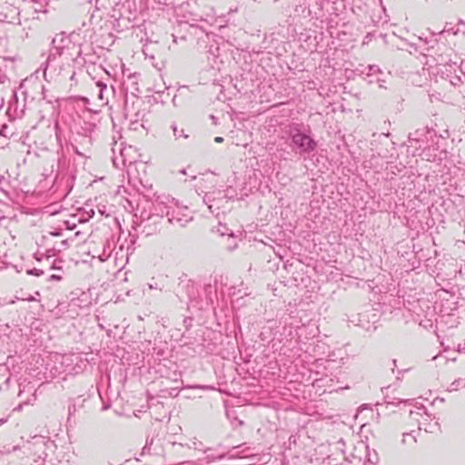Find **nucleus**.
Returning <instances> with one entry per match:
<instances>
[{
	"instance_id": "obj_31",
	"label": "nucleus",
	"mask_w": 465,
	"mask_h": 465,
	"mask_svg": "<svg viewBox=\"0 0 465 465\" xmlns=\"http://www.w3.org/2000/svg\"><path fill=\"white\" fill-rule=\"evenodd\" d=\"M149 450H150V449H149V443H148V441H147V442H146V445H145V446L143 447V452H145L146 450H148V451H149Z\"/></svg>"
},
{
	"instance_id": "obj_27",
	"label": "nucleus",
	"mask_w": 465,
	"mask_h": 465,
	"mask_svg": "<svg viewBox=\"0 0 465 465\" xmlns=\"http://www.w3.org/2000/svg\"><path fill=\"white\" fill-rule=\"evenodd\" d=\"M412 84L418 85V86H422L423 85V83H421L420 81L419 80H416L414 77L412 79Z\"/></svg>"
},
{
	"instance_id": "obj_8",
	"label": "nucleus",
	"mask_w": 465,
	"mask_h": 465,
	"mask_svg": "<svg viewBox=\"0 0 465 465\" xmlns=\"http://www.w3.org/2000/svg\"><path fill=\"white\" fill-rule=\"evenodd\" d=\"M22 95L23 98L20 99L18 96V91L14 90L6 110V114L10 120L22 118L25 114L26 94L25 92H22Z\"/></svg>"
},
{
	"instance_id": "obj_11",
	"label": "nucleus",
	"mask_w": 465,
	"mask_h": 465,
	"mask_svg": "<svg viewBox=\"0 0 465 465\" xmlns=\"http://www.w3.org/2000/svg\"><path fill=\"white\" fill-rule=\"evenodd\" d=\"M33 440V443H27V449L28 450H35L34 454H37V459H35V461L36 463H39L40 461H44L46 456V453L45 451V438L42 436H35Z\"/></svg>"
},
{
	"instance_id": "obj_24",
	"label": "nucleus",
	"mask_w": 465,
	"mask_h": 465,
	"mask_svg": "<svg viewBox=\"0 0 465 465\" xmlns=\"http://www.w3.org/2000/svg\"><path fill=\"white\" fill-rule=\"evenodd\" d=\"M0 134L6 137L12 135L13 133L8 132V127L6 125H3L0 130Z\"/></svg>"
},
{
	"instance_id": "obj_12",
	"label": "nucleus",
	"mask_w": 465,
	"mask_h": 465,
	"mask_svg": "<svg viewBox=\"0 0 465 465\" xmlns=\"http://www.w3.org/2000/svg\"><path fill=\"white\" fill-rule=\"evenodd\" d=\"M141 105V102H134L132 104H125L124 106V115L126 118H129L132 123H137L140 118L143 116V114L136 109H138Z\"/></svg>"
},
{
	"instance_id": "obj_25",
	"label": "nucleus",
	"mask_w": 465,
	"mask_h": 465,
	"mask_svg": "<svg viewBox=\"0 0 465 465\" xmlns=\"http://www.w3.org/2000/svg\"><path fill=\"white\" fill-rule=\"evenodd\" d=\"M18 449H19V447H18V446H14V447L12 448V450H11V449H7V448H5V447H4V449L0 450V453H1V454H9V453H11L12 451H15V450H18Z\"/></svg>"
},
{
	"instance_id": "obj_33",
	"label": "nucleus",
	"mask_w": 465,
	"mask_h": 465,
	"mask_svg": "<svg viewBox=\"0 0 465 465\" xmlns=\"http://www.w3.org/2000/svg\"><path fill=\"white\" fill-rule=\"evenodd\" d=\"M25 300L32 302V301H35V298L33 296H29L28 298H25Z\"/></svg>"
},
{
	"instance_id": "obj_4",
	"label": "nucleus",
	"mask_w": 465,
	"mask_h": 465,
	"mask_svg": "<svg viewBox=\"0 0 465 465\" xmlns=\"http://www.w3.org/2000/svg\"><path fill=\"white\" fill-rule=\"evenodd\" d=\"M286 134L292 141L291 147L297 153H311L317 146L316 141L309 134L302 132L299 124L290 125Z\"/></svg>"
},
{
	"instance_id": "obj_19",
	"label": "nucleus",
	"mask_w": 465,
	"mask_h": 465,
	"mask_svg": "<svg viewBox=\"0 0 465 465\" xmlns=\"http://www.w3.org/2000/svg\"><path fill=\"white\" fill-rule=\"evenodd\" d=\"M216 232L221 235V236H224V235H228V236H233V233L232 232L228 229L225 225L223 224H219L216 228Z\"/></svg>"
},
{
	"instance_id": "obj_40",
	"label": "nucleus",
	"mask_w": 465,
	"mask_h": 465,
	"mask_svg": "<svg viewBox=\"0 0 465 465\" xmlns=\"http://www.w3.org/2000/svg\"><path fill=\"white\" fill-rule=\"evenodd\" d=\"M94 214V212L92 211V215H89V218L92 217Z\"/></svg>"
},
{
	"instance_id": "obj_32",
	"label": "nucleus",
	"mask_w": 465,
	"mask_h": 465,
	"mask_svg": "<svg viewBox=\"0 0 465 465\" xmlns=\"http://www.w3.org/2000/svg\"><path fill=\"white\" fill-rule=\"evenodd\" d=\"M6 421H7V418L0 419V426L3 425L4 423H5Z\"/></svg>"
},
{
	"instance_id": "obj_21",
	"label": "nucleus",
	"mask_w": 465,
	"mask_h": 465,
	"mask_svg": "<svg viewBox=\"0 0 465 465\" xmlns=\"http://www.w3.org/2000/svg\"><path fill=\"white\" fill-rule=\"evenodd\" d=\"M208 53L215 58L218 56L219 47L216 45H211Z\"/></svg>"
},
{
	"instance_id": "obj_38",
	"label": "nucleus",
	"mask_w": 465,
	"mask_h": 465,
	"mask_svg": "<svg viewBox=\"0 0 465 465\" xmlns=\"http://www.w3.org/2000/svg\"><path fill=\"white\" fill-rule=\"evenodd\" d=\"M228 248H229L230 250H233V249L235 248V245H234V246H232H232H229Z\"/></svg>"
},
{
	"instance_id": "obj_18",
	"label": "nucleus",
	"mask_w": 465,
	"mask_h": 465,
	"mask_svg": "<svg viewBox=\"0 0 465 465\" xmlns=\"http://www.w3.org/2000/svg\"><path fill=\"white\" fill-rule=\"evenodd\" d=\"M171 129L173 130V136L175 139H179L180 137L187 138L188 135L184 134L183 129H178V126L175 123L171 124Z\"/></svg>"
},
{
	"instance_id": "obj_22",
	"label": "nucleus",
	"mask_w": 465,
	"mask_h": 465,
	"mask_svg": "<svg viewBox=\"0 0 465 465\" xmlns=\"http://www.w3.org/2000/svg\"><path fill=\"white\" fill-rule=\"evenodd\" d=\"M224 457H225V455H224V454H220V455H217V456H213V455H209V454H207L205 459H206V461H207L208 463H210V462H213V460H222V459H223Z\"/></svg>"
},
{
	"instance_id": "obj_7",
	"label": "nucleus",
	"mask_w": 465,
	"mask_h": 465,
	"mask_svg": "<svg viewBox=\"0 0 465 465\" xmlns=\"http://www.w3.org/2000/svg\"><path fill=\"white\" fill-rule=\"evenodd\" d=\"M56 155V168L52 165L50 170H45L43 173V176L45 177L44 182L45 183L44 187L49 185L53 186L54 183L58 181L60 173L67 166V160L64 153L63 152H57Z\"/></svg>"
},
{
	"instance_id": "obj_36",
	"label": "nucleus",
	"mask_w": 465,
	"mask_h": 465,
	"mask_svg": "<svg viewBox=\"0 0 465 465\" xmlns=\"http://www.w3.org/2000/svg\"><path fill=\"white\" fill-rule=\"evenodd\" d=\"M213 204H209V205H208V208L210 209V211H211L212 213H213V211L212 210V209H213Z\"/></svg>"
},
{
	"instance_id": "obj_37",
	"label": "nucleus",
	"mask_w": 465,
	"mask_h": 465,
	"mask_svg": "<svg viewBox=\"0 0 465 465\" xmlns=\"http://www.w3.org/2000/svg\"><path fill=\"white\" fill-rule=\"evenodd\" d=\"M23 85H24V84H23V83H21V84H20V85H19V87H18V90H22Z\"/></svg>"
},
{
	"instance_id": "obj_28",
	"label": "nucleus",
	"mask_w": 465,
	"mask_h": 465,
	"mask_svg": "<svg viewBox=\"0 0 465 465\" xmlns=\"http://www.w3.org/2000/svg\"><path fill=\"white\" fill-rule=\"evenodd\" d=\"M183 213H187L189 216H191L187 208H186V212L185 213H183V212H182V213L176 212L174 214H175V216L183 217Z\"/></svg>"
},
{
	"instance_id": "obj_6",
	"label": "nucleus",
	"mask_w": 465,
	"mask_h": 465,
	"mask_svg": "<svg viewBox=\"0 0 465 465\" xmlns=\"http://www.w3.org/2000/svg\"><path fill=\"white\" fill-rule=\"evenodd\" d=\"M410 417L418 423V430H424L426 432H433L437 422L431 423V417L423 406L415 407L410 411Z\"/></svg>"
},
{
	"instance_id": "obj_20",
	"label": "nucleus",
	"mask_w": 465,
	"mask_h": 465,
	"mask_svg": "<svg viewBox=\"0 0 465 465\" xmlns=\"http://www.w3.org/2000/svg\"><path fill=\"white\" fill-rule=\"evenodd\" d=\"M96 88L98 89V98L103 101L104 100V92L107 91V85L103 82L96 83Z\"/></svg>"
},
{
	"instance_id": "obj_16",
	"label": "nucleus",
	"mask_w": 465,
	"mask_h": 465,
	"mask_svg": "<svg viewBox=\"0 0 465 465\" xmlns=\"http://www.w3.org/2000/svg\"><path fill=\"white\" fill-rule=\"evenodd\" d=\"M460 388H465V379L459 378L450 383L448 388L449 391H457Z\"/></svg>"
},
{
	"instance_id": "obj_15",
	"label": "nucleus",
	"mask_w": 465,
	"mask_h": 465,
	"mask_svg": "<svg viewBox=\"0 0 465 465\" xmlns=\"http://www.w3.org/2000/svg\"><path fill=\"white\" fill-rule=\"evenodd\" d=\"M429 131L426 128H421L409 134V141H414L417 143L423 142V137L428 134Z\"/></svg>"
},
{
	"instance_id": "obj_10",
	"label": "nucleus",
	"mask_w": 465,
	"mask_h": 465,
	"mask_svg": "<svg viewBox=\"0 0 465 465\" xmlns=\"http://www.w3.org/2000/svg\"><path fill=\"white\" fill-rule=\"evenodd\" d=\"M93 144V135H81L74 134L71 146L73 151L80 156H86Z\"/></svg>"
},
{
	"instance_id": "obj_1",
	"label": "nucleus",
	"mask_w": 465,
	"mask_h": 465,
	"mask_svg": "<svg viewBox=\"0 0 465 465\" xmlns=\"http://www.w3.org/2000/svg\"><path fill=\"white\" fill-rule=\"evenodd\" d=\"M81 55V45L71 36L64 34L57 35L53 40V48L45 62V79L48 82L56 81L65 67H69L71 64H81L84 61Z\"/></svg>"
},
{
	"instance_id": "obj_5",
	"label": "nucleus",
	"mask_w": 465,
	"mask_h": 465,
	"mask_svg": "<svg viewBox=\"0 0 465 465\" xmlns=\"http://www.w3.org/2000/svg\"><path fill=\"white\" fill-rule=\"evenodd\" d=\"M113 163L114 165L116 168H123L126 165H131L133 163L135 162V159L134 157V151L132 146H123L122 143L118 144L117 143H114L113 148Z\"/></svg>"
},
{
	"instance_id": "obj_29",
	"label": "nucleus",
	"mask_w": 465,
	"mask_h": 465,
	"mask_svg": "<svg viewBox=\"0 0 465 465\" xmlns=\"http://www.w3.org/2000/svg\"><path fill=\"white\" fill-rule=\"evenodd\" d=\"M214 141H215L216 143H222V142L223 141V137H221V136H217V137H215V138H214Z\"/></svg>"
},
{
	"instance_id": "obj_34",
	"label": "nucleus",
	"mask_w": 465,
	"mask_h": 465,
	"mask_svg": "<svg viewBox=\"0 0 465 465\" xmlns=\"http://www.w3.org/2000/svg\"><path fill=\"white\" fill-rule=\"evenodd\" d=\"M210 10H211L210 16L213 17L214 15V9L213 7H211Z\"/></svg>"
},
{
	"instance_id": "obj_26",
	"label": "nucleus",
	"mask_w": 465,
	"mask_h": 465,
	"mask_svg": "<svg viewBox=\"0 0 465 465\" xmlns=\"http://www.w3.org/2000/svg\"><path fill=\"white\" fill-rule=\"evenodd\" d=\"M62 279L61 275L52 274L49 276V281H60Z\"/></svg>"
},
{
	"instance_id": "obj_13",
	"label": "nucleus",
	"mask_w": 465,
	"mask_h": 465,
	"mask_svg": "<svg viewBox=\"0 0 465 465\" xmlns=\"http://www.w3.org/2000/svg\"><path fill=\"white\" fill-rule=\"evenodd\" d=\"M419 430H412L411 432H405L402 434L401 444L406 446L409 449H413L415 444L417 443V437L419 434Z\"/></svg>"
},
{
	"instance_id": "obj_41",
	"label": "nucleus",
	"mask_w": 465,
	"mask_h": 465,
	"mask_svg": "<svg viewBox=\"0 0 465 465\" xmlns=\"http://www.w3.org/2000/svg\"><path fill=\"white\" fill-rule=\"evenodd\" d=\"M201 20L207 21V18L201 17Z\"/></svg>"
},
{
	"instance_id": "obj_2",
	"label": "nucleus",
	"mask_w": 465,
	"mask_h": 465,
	"mask_svg": "<svg viewBox=\"0 0 465 465\" xmlns=\"http://www.w3.org/2000/svg\"><path fill=\"white\" fill-rule=\"evenodd\" d=\"M423 62V74L433 75L435 82L441 80L442 89L459 85L461 83L460 77L457 75L460 69L458 61H452L450 54H438L437 57L425 55Z\"/></svg>"
},
{
	"instance_id": "obj_3",
	"label": "nucleus",
	"mask_w": 465,
	"mask_h": 465,
	"mask_svg": "<svg viewBox=\"0 0 465 465\" xmlns=\"http://www.w3.org/2000/svg\"><path fill=\"white\" fill-rule=\"evenodd\" d=\"M151 213L147 215V219H150L151 216L155 215L158 217H167L168 222L170 223H177L181 226L185 225L188 222L192 220V216H189L187 213H183V217L175 216V213H185L186 207L181 206L175 199L168 196L162 195L157 196L152 202V209Z\"/></svg>"
},
{
	"instance_id": "obj_17",
	"label": "nucleus",
	"mask_w": 465,
	"mask_h": 465,
	"mask_svg": "<svg viewBox=\"0 0 465 465\" xmlns=\"http://www.w3.org/2000/svg\"><path fill=\"white\" fill-rule=\"evenodd\" d=\"M173 445L178 446V447H187L188 449L202 450V449H201L202 443L200 441H197L196 440H191L190 443H186V444L174 442V443H173Z\"/></svg>"
},
{
	"instance_id": "obj_14",
	"label": "nucleus",
	"mask_w": 465,
	"mask_h": 465,
	"mask_svg": "<svg viewBox=\"0 0 465 465\" xmlns=\"http://www.w3.org/2000/svg\"><path fill=\"white\" fill-rule=\"evenodd\" d=\"M96 125L91 122L82 121L76 128L75 134L81 135H93Z\"/></svg>"
},
{
	"instance_id": "obj_35",
	"label": "nucleus",
	"mask_w": 465,
	"mask_h": 465,
	"mask_svg": "<svg viewBox=\"0 0 465 465\" xmlns=\"http://www.w3.org/2000/svg\"><path fill=\"white\" fill-rule=\"evenodd\" d=\"M22 410V404H19L16 408H15V411H21Z\"/></svg>"
},
{
	"instance_id": "obj_39",
	"label": "nucleus",
	"mask_w": 465,
	"mask_h": 465,
	"mask_svg": "<svg viewBox=\"0 0 465 465\" xmlns=\"http://www.w3.org/2000/svg\"><path fill=\"white\" fill-rule=\"evenodd\" d=\"M205 197L208 198V201H211L210 196L208 194H205Z\"/></svg>"
},
{
	"instance_id": "obj_9",
	"label": "nucleus",
	"mask_w": 465,
	"mask_h": 465,
	"mask_svg": "<svg viewBox=\"0 0 465 465\" xmlns=\"http://www.w3.org/2000/svg\"><path fill=\"white\" fill-rule=\"evenodd\" d=\"M362 74H365V80L369 84H377L379 87L383 88L384 84L387 81L389 74L381 70L378 65L372 64L368 65L364 70L361 71Z\"/></svg>"
},
{
	"instance_id": "obj_23",
	"label": "nucleus",
	"mask_w": 465,
	"mask_h": 465,
	"mask_svg": "<svg viewBox=\"0 0 465 465\" xmlns=\"http://www.w3.org/2000/svg\"><path fill=\"white\" fill-rule=\"evenodd\" d=\"M27 273L30 275L40 276V275L44 274V271L40 270V269L34 268L32 270H28Z\"/></svg>"
},
{
	"instance_id": "obj_30",
	"label": "nucleus",
	"mask_w": 465,
	"mask_h": 465,
	"mask_svg": "<svg viewBox=\"0 0 465 465\" xmlns=\"http://www.w3.org/2000/svg\"><path fill=\"white\" fill-rule=\"evenodd\" d=\"M147 286H148V289H150V290L158 289L157 286H154L152 283H148Z\"/></svg>"
}]
</instances>
